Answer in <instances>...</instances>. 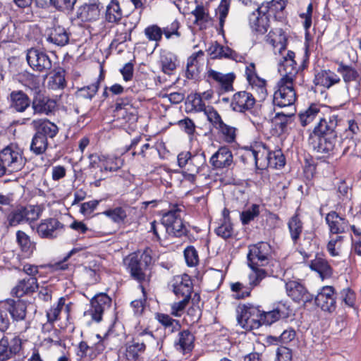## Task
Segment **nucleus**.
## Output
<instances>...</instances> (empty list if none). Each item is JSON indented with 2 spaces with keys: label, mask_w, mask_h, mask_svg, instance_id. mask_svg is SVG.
I'll list each match as a JSON object with an SVG mask.
<instances>
[{
  "label": "nucleus",
  "mask_w": 361,
  "mask_h": 361,
  "mask_svg": "<svg viewBox=\"0 0 361 361\" xmlns=\"http://www.w3.org/2000/svg\"><path fill=\"white\" fill-rule=\"evenodd\" d=\"M111 298L104 293L97 295L91 301L92 308L90 312L92 319L99 322L102 320L104 311L109 308L111 304Z\"/></svg>",
  "instance_id": "a878e982"
},
{
  "label": "nucleus",
  "mask_w": 361,
  "mask_h": 361,
  "mask_svg": "<svg viewBox=\"0 0 361 361\" xmlns=\"http://www.w3.org/2000/svg\"><path fill=\"white\" fill-rule=\"evenodd\" d=\"M30 104L32 105L33 114L39 115H49L54 111L56 106V103L54 100L51 99L42 92H37V94H34Z\"/></svg>",
  "instance_id": "4be33fe9"
},
{
  "label": "nucleus",
  "mask_w": 361,
  "mask_h": 361,
  "mask_svg": "<svg viewBox=\"0 0 361 361\" xmlns=\"http://www.w3.org/2000/svg\"><path fill=\"white\" fill-rule=\"evenodd\" d=\"M204 112L207 119L212 123L216 128L223 123L220 115L213 107L208 106Z\"/></svg>",
  "instance_id": "774afa93"
},
{
  "label": "nucleus",
  "mask_w": 361,
  "mask_h": 361,
  "mask_svg": "<svg viewBox=\"0 0 361 361\" xmlns=\"http://www.w3.org/2000/svg\"><path fill=\"white\" fill-rule=\"evenodd\" d=\"M310 268L317 271L322 280L329 279L332 276L333 269L329 264L327 260L322 257L317 256L311 261Z\"/></svg>",
  "instance_id": "72a5a7b5"
},
{
  "label": "nucleus",
  "mask_w": 361,
  "mask_h": 361,
  "mask_svg": "<svg viewBox=\"0 0 361 361\" xmlns=\"http://www.w3.org/2000/svg\"><path fill=\"white\" fill-rule=\"evenodd\" d=\"M206 165V157L204 152H197L191 154L188 166L186 169L188 171L199 173L200 171Z\"/></svg>",
  "instance_id": "a19ab883"
},
{
  "label": "nucleus",
  "mask_w": 361,
  "mask_h": 361,
  "mask_svg": "<svg viewBox=\"0 0 361 361\" xmlns=\"http://www.w3.org/2000/svg\"><path fill=\"white\" fill-rule=\"evenodd\" d=\"M255 104L252 94L246 91H240L233 94L230 106L233 111L244 113L250 110Z\"/></svg>",
  "instance_id": "412c9836"
},
{
  "label": "nucleus",
  "mask_w": 361,
  "mask_h": 361,
  "mask_svg": "<svg viewBox=\"0 0 361 361\" xmlns=\"http://www.w3.org/2000/svg\"><path fill=\"white\" fill-rule=\"evenodd\" d=\"M223 134L225 141L232 142L235 138V128L225 124L224 122L217 128Z\"/></svg>",
  "instance_id": "0e129e2a"
},
{
  "label": "nucleus",
  "mask_w": 361,
  "mask_h": 361,
  "mask_svg": "<svg viewBox=\"0 0 361 361\" xmlns=\"http://www.w3.org/2000/svg\"><path fill=\"white\" fill-rule=\"evenodd\" d=\"M269 152L264 147L245 149L240 156L242 161L245 164L255 165L257 169L267 166L266 157Z\"/></svg>",
  "instance_id": "f3484780"
},
{
  "label": "nucleus",
  "mask_w": 361,
  "mask_h": 361,
  "mask_svg": "<svg viewBox=\"0 0 361 361\" xmlns=\"http://www.w3.org/2000/svg\"><path fill=\"white\" fill-rule=\"evenodd\" d=\"M77 0H51L53 5L59 10L69 12L73 8Z\"/></svg>",
  "instance_id": "338daca9"
},
{
  "label": "nucleus",
  "mask_w": 361,
  "mask_h": 361,
  "mask_svg": "<svg viewBox=\"0 0 361 361\" xmlns=\"http://www.w3.org/2000/svg\"><path fill=\"white\" fill-rule=\"evenodd\" d=\"M260 310L251 305L239 306L237 310L238 324L245 331H251L260 326Z\"/></svg>",
  "instance_id": "39448f33"
},
{
  "label": "nucleus",
  "mask_w": 361,
  "mask_h": 361,
  "mask_svg": "<svg viewBox=\"0 0 361 361\" xmlns=\"http://www.w3.org/2000/svg\"><path fill=\"white\" fill-rule=\"evenodd\" d=\"M16 38L15 25L9 23L0 30V40L3 42L13 41Z\"/></svg>",
  "instance_id": "603ef678"
},
{
  "label": "nucleus",
  "mask_w": 361,
  "mask_h": 361,
  "mask_svg": "<svg viewBox=\"0 0 361 361\" xmlns=\"http://www.w3.org/2000/svg\"><path fill=\"white\" fill-rule=\"evenodd\" d=\"M26 59L30 66L36 71L47 72L52 67V61L49 55L37 49L27 50Z\"/></svg>",
  "instance_id": "9b49d317"
},
{
  "label": "nucleus",
  "mask_w": 361,
  "mask_h": 361,
  "mask_svg": "<svg viewBox=\"0 0 361 361\" xmlns=\"http://www.w3.org/2000/svg\"><path fill=\"white\" fill-rule=\"evenodd\" d=\"M144 33L149 41H154L157 44L161 41L163 35L162 30L157 25L147 27L144 30Z\"/></svg>",
  "instance_id": "3c124183"
},
{
  "label": "nucleus",
  "mask_w": 361,
  "mask_h": 361,
  "mask_svg": "<svg viewBox=\"0 0 361 361\" xmlns=\"http://www.w3.org/2000/svg\"><path fill=\"white\" fill-rule=\"evenodd\" d=\"M63 230V224L55 218L46 219L37 227V232L40 237L49 239L56 238Z\"/></svg>",
  "instance_id": "dca6fc26"
},
{
  "label": "nucleus",
  "mask_w": 361,
  "mask_h": 361,
  "mask_svg": "<svg viewBox=\"0 0 361 361\" xmlns=\"http://www.w3.org/2000/svg\"><path fill=\"white\" fill-rule=\"evenodd\" d=\"M65 85V75L63 71H58L50 76L47 82V87L54 90L63 89Z\"/></svg>",
  "instance_id": "8fccbe9b"
},
{
  "label": "nucleus",
  "mask_w": 361,
  "mask_h": 361,
  "mask_svg": "<svg viewBox=\"0 0 361 361\" xmlns=\"http://www.w3.org/2000/svg\"><path fill=\"white\" fill-rule=\"evenodd\" d=\"M282 316H284V314L281 312L279 307L266 312L260 310V326L262 324L271 325Z\"/></svg>",
  "instance_id": "a18cd8bd"
},
{
  "label": "nucleus",
  "mask_w": 361,
  "mask_h": 361,
  "mask_svg": "<svg viewBox=\"0 0 361 361\" xmlns=\"http://www.w3.org/2000/svg\"><path fill=\"white\" fill-rule=\"evenodd\" d=\"M209 162L216 169L228 168L233 162L232 152L228 147H221L212 156Z\"/></svg>",
  "instance_id": "393cba45"
},
{
  "label": "nucleus",
  "mask_w": 361,
  "mask_h": 361,
  "mask_svg": "<svg viewBox=\"0 0 361 361\" xmlns=\"http://www.w3.org/2000/svg\"><path fill=\"white\" fill-rule=\"evenodd\" d=\"M152 257L146 252L141 254L132 253L124 258L123 263L131 277L142 283L149 281V266Z\"/></svg>",
  "instance_id": "f257e3e1"
},
{
  "label": "nucleus",
  "mask_w": 361,
  "mask_h": 361,
  "mask_svg": "<svg viewBox=\"0 0 361 361\" xmlns=\"http://www.w3.org/2000/svg\"><path fill=\"white\" fill-rule=\"evenodd\" d=\"M154 340V336L151 332L144 331L139 336L133 339L126 346V357L128 360L134 361L137 359L140 354L145 350L146 345L145 342H151Z\"/></svg>",
  "instance_id": "2eb2a0df"
},
{
  "label": "nucleus",
  "mask_w": 361,
  "mask_h": 361,
  "mask_svg": "<svg viewBox=\"0 0 361 361\" xmlns=\"http://www.w3.org/2000/svg\"><path fill=\"white\" fill-rule=\"evenodd\" d=\"M336 137H322L319 139V144L317 147L314 146V148L317 149L318 152H329L333 150L334 147V140Z\"/></svg>",
  "instance_id": "680f3d73"
},
{
  "label": "nucleus",
  "mask_w": 361,
  "mask_h": 361,
  "mask_svg": "<svg viewBox=\"0 0 361 361\" xmlns=\"http://www.w3.org/2000/svg\"><path fill=\"white\" fill-rule=\"evenodd\" d=\"M322 116H323V114L321 111V106L318 104H312L299 114V119L300 124L305 127L315 120L319 121Z\"/></svg>",
  "instance_id": "473e14b6"
},
{
  "label": "nucleus",
  "mask_w": 361,
  "mask_h": 361,
  "mask_svg": "<svg viewBox=\"0 0 361 361\" xmlns=\"http://www.w3.org/2000/svg\"><path fill=\"white\" fill-rule=\"evenodd\" d=\"M0 156L8 174L21 171L27 161L23 149L15 145H8L0 150Z\"/></svg>",
  "instance_id": "7ed1b4c3"
},
{
  "label": "nucleus",
  "mask_w": 361,
  "mask_h": 361,
  "mask_svg": "<svg viewBox=\"0 0 361 361\" xmlns=\"http://www.w3.org/2000/svg\"><path fill=\"white\" fill-rule=\"evenodd\" d=\"M47 147V139L35 133L30 146V151L36 155H40L46 152Z\"/></svg>",
  "instance_id": "79ce46f5"
},
{
  "label": "nucleus",
  "mask_w": 361,
  "mask_h": 361,
  "mask_svg": "<svg viewBox=\"0 0 361 361\" xmlns=\"http://www.w3.org/2000/svg\"><path fill=\"white\" fill-rule=\"evenodd\" d=\"M288 225L291 238L295 243L302 231V224L298 215H295L289 220Z\"/></svg>",
  "instance_id": "de8ad7c7"
},
{
  "label": "nucleus",
  "mask_w": 361,
  "mask_h": 361,
  "mask_svg": "<svg viewBox=\"0 0 361 361\" xmlns=\"http://www.w3.org/2000/svg\"><path fill=\"white\" fill-rule=\"evenodd\" d=\"M157 319L165 328H169L171 332L180 327L179 322L172 319L169 315L165 314H157Z\"/></svg>",
  "instance_id": "864d4df0"
},
{
  "label": "nucleus",
  "mask_w": 361,
  "mask_h": 361,
  "mask_svg": "<svg viewBox=\"0 0 361 361\" xmlns=\"http://www.w3.org/2000/svg\"><path fill=\"white\" fill-rule=\"evenodd\" d=\"M102 165L99 172L103 173L104 171H116L123 164V161L118 157L103 155Z\"/></svg>",
  "instance_id": "e433bc0d"
},
{
  "label": "nucleus",
  "mask_w": 361,
  "mask_h": 361,
  "mask_svg": "<svg viewBox=\"0 0 361 361\" xmlns=\"http://www.w3.org/2000/svg\"><path fill=\"white\" fill-rule=\"evenodd\" d=\"M340 81V76L331 70H322L318 72L314 79L316 85H320L328 89L339 83Z\"/></svg>",
  "instance_id": "cd10ccee"
},
{
  "label": "nucleus",
  "mask_w": 361,
  "mask_h": 361,
  "mask_svg": "<svg viewBox=\"0 0 361 361\" xmlns=\"http://www.w3.org/2000/svg\"><path fill=\"white\" fill-rule=\"evenodd\" d=\"M293 82L284 79H280L277 83L278 90L274 94V104L279 107L293 106L296 100V93L293 87Z\"/></svg>",
  "instance_id": "20e7f679"
},
{
  "label": "nucleus",
  "mask_w": 361,
  "mask_h": 361,
  "mask_svg": "<svg viewBox=\"0 0 361 361\" xmlns=\"http://www.w3.org/2000/svg\"><path fill=\"white\" fill-rule=\"evenodd\" d=\"M99 82L83 87L78 90V96L84 99H92L99 90Z\"/></svg>",
  "instance_id": "5fc2aeb1"
},
{
  "label": "nucleus",
  "mask_w": 361,
  "mask_h": 361,
  "mask_svg": "<svg viewBox=\"0 0 361 361\" xmlns=\"http://www.w3.org/2000/svg\"><path fill=\"white\" fill-rule=\"evenodd\" d=\"M182 211L175 209L169 211L162 216L165 233L169 235L181 237L186 234L187 228L181 218Z\"/></svg>",
  "instance_id": "423d86ee"
},
{
  "label": "nucleus",
  "mask_w": 361,
  "mask_h": 361,
  "mask_svg": "<svg viewBox=\"0 0 361 361\" xmlns=\"http://www.w3.org/2000/svg\"><path fill=\"white\" fill-rule=\"evenodd\" d=\"M38 288L37 280L35 277L21 280L13 289V293L18 298L23 296L28 293L35 292Z\"/></svg>",
  "instance_id": "f704fd0d"
},
{
  "label": "nucleus",
  "mask_w": 361,
  "mask_h": 361,
  "mask_svg": "<svg viewBox=\"0 0 361 361\" xmlns=\"http://www.w3.org/2000/svg\"><path fill=\"white\" fill-rule=\"evenodd\" d=\"M338 119L337 115L329 116L327 118L323 116L319 118L318 123L310 134V139H313L314 136L322 137L330 136V137H336L335 130L338 126Z\"/></svg>",
  "instance_id": "f8f14e48"
},
{
  "label": "nucleus",
  "mask_w": 361,
  "mask_h": 361,
  "mask_svg": "<svg viewBox=\"0 0 361 361\" xmlns=\"http://www.w3.org/2000/svg\"><path fill=\"white\" fill-rule=\"evenodd\" d=\"M70 34L65 27L55 25L50 29L47 37V41L57 46L63 47L69 42Z\"/></svg>",
  "instance_id": "2f4dec72"
},
{
  "label": "nucleus",
  "mask_w": 361,
  "mask_h": 361,
  "mask_svg": "<svg viewBox=\"0 0 361 361\" xmlns=\"http://www.w3.org/2000/svg\"><path fill=\"white\" fill-rule=\"evenodd\" d=\"M286 290L287 295L295 302L305 303L313 300V295L300 281H288L286 283Z\"/></svg>",
  "instance_id": "a211bd4d"
},
{
  "label": "nucleus",
  "mask_w": 361,
  "mask_h": 361,
  "mask_svg": "<svg viewBox=\"0 0 361 361\" xmlns=\"http://www.w3.org/2000/svg\"><path fill=\"white\" fill-rule=\"evenodd\" d=\"M191 14L195 17V23L197 24L207 23L209 20V13L202 5H197Z\"/></svg>",
  "instance_id": "052dcab7"
},
{
  "label": "nucleus",
  "mask_w": 361,
  "mask_h": 361,
  "mask_svg": "<svg viewBox=\"0 0 361 361\" xmlns=\"http://www.w3.org/2000/svg\"><path fill=\"white\" fill-rule=\"evenodd\" d=\"M267 41L273 47L276 55L277 54H283V52H286L287 39L281 29H276L270 32Z\"/></svg>",
  "instance_id": "bb28decb"
},
{
  "label": "nucleus",
  "mask_w": 361,
  "mask_h": 361,
  "mask_svg": "<svg viewBox=\"0 0 361 361\" xmlns=\"http://www.w3.org/2000/svg\"><path fill=\"white\" fill-rule=\"evenodd\" d=\"M204 54L202 51L193 53L187 60L186 76L189 79L195 78L200 73V58Z\"/></svg>",
  "instance_id": "c9c22d12"
},
{
  "label": "nucleus",
  "mask_w": 361,
  "mask_h": 361,
  "mask_svg": "<svg viewBox=\"0 0 361 361\" xmlns=\"http://www.w3.org/2000/svg\"><path fill=\"white\" fill-rule=\"evenodd\" d=\"M330 239L326 245V250L331 257H339L343 250L344 236L330 235Z\"/></svg>",
  "instance_id": "4c0bfd02"
},
{
  "label": "nucleus",
  "mask_w": 361,
  "mask_h": 361,
  "mask_svg": "<svg viewBox=\"0 0 361 361\" xmlns=\"http://www.w3.org/2000/svg\"><path fill=\"white\" fill-rule=\"evenodd\" d=\"M190 299L183 297L180 300L172 303L171 305V314L175 317H180Z\"/></svg>",
  "instance_id": "e2e57ef3"
},
{
  "label": "nucleus",
  "mask_w": 361,
  "mask_h": 361,
  "mask_svg": "<svg viewBox=\"0 0 361 361\" xmlns=\"http://www.w3.org/2000/svg\"><path fill=\"white\" fill-rule=\"evenodd\" d=\"M271 253V245L265 242H260L249 246L247 254L248 265L250 267L255 266H264L268 264Z\"/></svg>",
  "instance_id": "1a4fd4ad"
},
{
  "label": "nucleus",
  "mask_w": 361,
  "mask_h": 361,
  "mask_svg": "<svg viewBox=\"0 0 361 361\" xmlns=\"http://www.w3.org/2000/svg\"><path fill=\"white\" fill-rule=\"evenodd\" d=\"M115 223H121L126 218V211L122 207H116L112 209H108L103 213Z\"/></svg>",
  "instance_id": "4d7b16f0"
},
{
  "label": "nucleus",
  "mask_w": 361,
  "mask_h": 361,
  "mask_svg": "<svg viewBox=\"0 0 361 361\" xmlns=\"http://www.w3.org/2000/svg\"><path fill=\"white\" fill-rule=\"evenodd\" d=\"M31 126L35 130V133L47 139L54 138L59 132L57 126L45 118L34 119Z\"/></svg>",
  "instance_id": "b1692460"
},
{
  "label": "nucleus",
  "mask_w": 361,
  "mask_h": 361,
  "mask_svg": "<svg viewBox=\"0 0 361 361\" xmlns=\"http://www.w3.org/2000/svg\"><path fill=\"white\" fill-rule=\"evenodd\" d=\"M171 286L176 297L190 298L192 291V283L188 274L173 276L171 281Z\"/></svg>",
  "instance_id": "6ab92c4d"
},
{
  "label": "nucleus",
  "mask_w": 361,
  "mask_h": 361,
  "mask_svg": "<svg viewBox=\"0 0 361 361\" xmlns=\"http://www.w3.org/2000/svg\"><path fill=\"white\" fill-rule=\"evenodd\" d=\"M325 221L329 227L330 235H342L348 231L350 225L347 219L336 212H331L326 216Z\"/></svg>",
  "instance_id": "aec40b11"
},
{
  "label": "nucleus",
  "mask_w": 361,
  "mask_h": 361,
  "mask_svg": "<svg viewBox=\"0 0 361 361\" xmlns=\"http://www.w3.org/2000/svg\"><path fill=\"white\" fill-rule=\"evenodd\" d=\"M267 166L273 169H278L285 165V157L280 149L269 152L266 157Z\"/></svg>",
  "instance_id": "c03bdc74"
},
{
  "label": "nucleus",
  "mask_w": 361,
  "mask_h": 361,
  "mask_svg": "<svg viewBox=\"0 0 361 361\" xmlns=\"http://www.w3.org/2000/svg\"><path fill=\"white\" fill-rule=\"evenodd\" d=\"M279 55L281 58L278 60L279 72L282 76L281 79L295 81L299 71V67L294 59L295 53L292 51H286Z\"/></svg>",
  "instance_id": "9d476101"
},
{
  "label": "nucleus",
  "mask_w": 361,
  "mask_h": 361,
  "mask_svg": "<svg viewBox=\"0 0 361 361\" xmlns=\"http://www.w3.org/2000/svg\"><path fill=\"white\" fill-rule=\"evenodd\" d=\"M290 111L288 113L284 111L277 112L274 116V121L279 125L278 126L280 130H283L287 127L286 126L290 123L292 121V117L294 116L295 109H290Z\"/></svg>",
  "instance_id": "09e8293b"
},
{
  "label": "nucleus",
  "mask_w": 361,
  "mask_h": 361,
  "mask_svg": "<svg viewBox=\"0 0 361 361\" xmlns=\"http://www.w3.org/2000/svg\"><path fill=\"white\" fill-rule=\"evenodd\" d=\"M42 210L38 206L29 205L18 208L7 217L10 226H16L20 224L32 222L38 219L41 216Z\"/></svg>",
  "instance_id": "6e6552de"
},
{
  "label": "nucleus",
  "mask_w": 361,
  "mask_h": 361,
  "mask_svg": "<svg viewBox=\"0 0 361 361\" xmlns=\"http://www.w3.org/2000/svg\"><path fill=\"white\" fill-rule=\"evenodd\" d=\"M217 235L226 239L230 238L233 234L232 224L227 221H225L219 227L215 229Z\"/></svg>",
  "instance_id": "69168bd1"
},
{
  "label": "nucleus",
  "mask_w": 361,
  "mask_h": 361,
  "mask_svg": "<svg viewBox=\"0 0 361 361\" xmlns=\"http://www.w3.org/2000/svg\"><path fill=\"white\" fill-rule=\"evenodd\" d=\"M252 272L248 275L249 285L252 289L259 285L260 282L268 276V273L264 269L258 268L257 266L250 267Z\"/></svg>",
  "instance_id": "49530a36"
},
{
  "label": "nucleus",
  "mask_w": 361,
  "mask_h": 361,
  "mask_svg": "<svg viewBox=\"0 0 361 361\" xmlns=\"http://www.w3.org/2000/svg\"><path fill=\"white\" fill-rule=\"evenodd\" d=\"M122 18V11L119 4L116 0H112L107 6L106 12V19L108 22L115 23Z\"/></svg>",
  "instance_id": "37998d69"
},
{
  "label": "nucleus",
  "mask_w": 361,
  "mask_h": 361,
  "mask_svg": "<svg viewBox=\"0 0 361 361\" xmlns=\"http://www.w3.org/2000/svg\"><path fill=\"white\" fill-rule=\"evenodd\" d=\"M7 310L10 313L13 322H20V326L18 328L20 334L26 331L30 328V322L25 320L27 305L24 302L21 300H12L8 302Z\"/></svg>",
  "instance_id": "4468645a"
},
{
  "label": "nucleus",
  "mask_w": 361,
  "mask_h": 361,
  "mask_svg": "<svg viewBox=\"0 0 361 361\" xmlns=\"http://www.w3.org/2000/svg\"><path fill=\"white\" fill-rule=\"evenodd\" d=\"M186 264L189 267H195L199 262L198 253L193 246H188L184 250Z\"/></svg>",
  "instance_id": "13d9d810"
},
{
  "label": "nucleus",
  "mask_w": 361,
  "mask_h": 361,
  "mask_svg": "<svg viewBox=\"0 0 361 361\" xmlns=\"http://www.w3.org/2000/svg\"><path fill=\"white\" fill-rule=\"evenodd\" d=\"M66 299L61 297L59 299L56 304L53 305L49 310L47 311L46 316L47 322L53 324L59 319V315L62 311H64L68 316L71 311V302L66 303Z\"/></svg>",
  "instance_id": "c85d7f7f"
},
{
  "label": "nucleus",
  "mask_w": 361,
  "mask_h": 361,
  "mask_svg": "<svg viewBox=\"0 0 361 361\" xmlns=\"http://www.w3.org/2000/svg\"><path fill=\"white\" fill-rule=\"evenodd\" d=\"M102 6L97 2L85 4L79 8L78 17L82 21H92L99 18Z\"/></svg>",
  "instance_id": "7c9ffc66"
},
{
  "label": "nucleus",
  "mask_w": 361,
  "mask_h": 361,
  "mask_svg": "<svg viewBox=\"0 0 361 361\" xmlns=\"http://www.w3.org/2000/svg\"><path fill=\"white\" fill-rule=\"evenodd\" d=\"M208 77L219 83L221 89L225 92L233 90V83L235 80V75L233 73L223 74L220 72L210 69L207 72Z\"/></svg>",
  "instance_id": "c756f323"
},
{
  "label": "nucleus",
  "mask_w": 361,
  "mask_h": 361,
  "mask_svg": "<svg viewBox=\"0 0 361 361\" xmlns=\"http://www.w3.org/2000/svg\"><path fill=\"white\" fill-rule=\"evenodd\" d=\"M9 107L18 113L25 112L30 106V97L22 90H13L8 96Z\"/></svg>",
  "instance_id": "5701e85b"
},
{
  "label": "nucleus",
  "mask_w": 361,
  "mask_h": 361,
  "mask_svg": "<svg viewBox=\"0 0 361 361\" xmlns=\"http://www.w3.org/2000/svg\"><path fill=\"white\" fill-rule=\"evenodd\" d=\"M194 336L188 330L178 334V341L176 342L177 349L183 352L190 351L193 347Z\"/></svg>",
  "instance_id": "58836bf2"
},
{
  "label": "nucleus",
  "mask_w": 361,
  "mask_h": 361,
  "mask_svg": "<svg viewBox=\"0 0 361 361\" xmlns=\"http://www.w3.org/2000/svg\"><path fill=\"white\" fill-rule=\"evenodd\" d=\"M315 305L322 310L333 312L336 308L335 289L333 286H325L321 288L314 297Z\"/></svg>",
  "instance_id": "ddd939ff"
},
{
  "label": "nucleus",
  "mask_w": 361,
  "mask_h": 361,
  "mask_svg": "<svg viewBox=\"0 0 361 361\" xmlns=\"http://www.w3.org/2000/svg\"><path fill=\"white\" fill-rule=\"evenodd\" d=\"M160 62L161 69L166 74H171L176 68V56L168 51H163L161 54Z\"/></svg>",
  "instance_id": "ea45409f"
},
{
  "label": "nucleus",
  "mask_w": 361,
  "mask_h": 361,
  "mask_svg": "<svg viewBox=\"0 0 361 361\" xmlns=\"http://www.w3.org/2000/svg\"><path fill=\"white\" fill-rule=\"evenodd\" d=\"M259 214V206L257 204H252L250 208H248L240 214L243 224H247L257 216Z\"/></svg>",
  "instance_id": "bf43d9fd"
},
{
  "label": "nucleus",
  "mask_w": 361,
  "mask_h": 361,
  "mask_svg": "<svg viewBox=\"0 0 361 361\" xmlns=\"http://www.w3.org/2000/svg\"><path fill=\"white\" fill-rule=\"evenodd\" d=\"M279 4L282 8L281 0H272L269 2L262 3L249 16V24L251 29L258 34L266 33L269 27V18L268 12L272 6Z\"/></svg>",
  "instance_id": "f03ea898"
},
{
  "label": "nucleus",
  "mask_w": 361,
  "mask_h": 361,
  "mask_svg": "<svg viewBox=\"0 0 361 361\" xmlns=\"http://www.w3.org/2000/svg\"><path fill=\"white\" fill-rule=\"evenodd\" d=\"M337 72L341 75L350 97H357L360 94L361 75L353 67L340 63Z\"/></svg>",
  "instance_id": "0eeeda50"
},
{
  "label": "nucleus",
  "mask_w": 361,
  "mask_h": 361,
  "mask_svg": "<svg viewBox=\"0 0 361 361\" xmlns=\"http://www.w3.org/2000/svg\"><path fill=\"white\" fill-rule=\"evenodd\" d=\"M231 290L235 293L236 298L241 299L250 296L252 288L249 284L245 286L242 283L236 282L231 284Z\"/></svg>",
  "instance_id": "6e6d98bb"
}]
</instances>
